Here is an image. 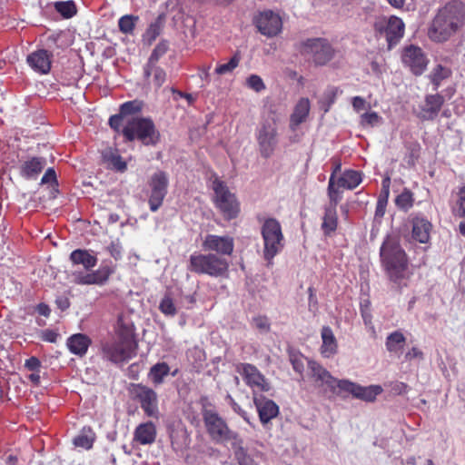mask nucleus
<instances>
[{
	"instance_id": "1",
	"label": "nucleus",
	"mask_w": 465,
	"mask_h": 465,
	"mask_svg": "<svg viewBox=\"0 0 465 465\" xmlns=\"http://www.w3.org/2000/svg\"><path fill=\"white\" fill-rule=\"evenodd\" d=\"M465 25V4L460 0H451L440 8L430 28L429 37L436 43L448 41Z\"/></svg>"
},
{
	"instance_id": "2",
	"label": "nucleus",
	"mask_w": 465,
	"mask_h": 465,
	"mask_svg": "<svg viewBox=\"0 0 465 465\" xmlns=\"http://www.w3.org/2000/svg\"><path fill=\"white\" fill-rule=\"evenodd\" d=\"M380 256L390 280L399 283L405 277L408 260L398 239L388 236L382 242Z\"/></svg>"
},
{
	"instance_id": "3",
	"label": "nucleus",
	"mask_w": 465,
	"mask_h": 465,
	"mask_svg": "<svg viewBox=\"0 0 465 465\" xmlns=\"http://www.w3.org/2000/svg\"><path fill=\"white\" fill-rule=\"evenodd\" d=\"M122 133L127 141L138 140L145 146H154L160 141V133L150 117L128 118Z\"/></svg>"
},
{
	"instance_id": "4",
	"label": "nucleus",
	"mask_w": 465,
	"mask_h": 465,
	"mask_svg": "<svg viewBox=\"0 0 465 465\" xmlns=\"http://www.w3.org/2000/svg\"><path fill=\"white\" fill-rule=\"evenodd\" d=\"M228 267L227 260L217 254L193 252L189 259L188 270L197 274L219 277L228 271Z\"/></svg>"
},
{
	"instance_id": "5",
	"label": "nucleus",
	"mask_w": 465,
	"mask_h": 465,
	"mask_svg": "<svg viewBox=\"0 0 465 465\" xmlns=\"http://www.w3.org/2000/svg\"><path fill=\"white\" fill-rule=\"evenodd\" d=\"M261 233L263 240V257L270 262L284 246L281 223L274 218H268L262 226Z\"/></svg>"
},
{
	"instance_id": "6",
	"label": "nucleus",
	"mask_w": 465,
	"mask_h": 465,
	"mask_svg": "<svg viewBox=\"0 0 465 465\" xmlns=\"http://www.w3.org/2000/svg\"><path fill=\"white\" fill-rule=\"evenodd\" d=\"M203 420L208 435L215 443L231 442L239 435L232 430L226 421L213 410H203Z\"/></svg>"
},
{
	"instance_id": "7",
	"label": "nucleus",
	"mask_w": 465,
	"mask_h": 465,
	"mask_svg": "<svg viewBox=\"0 0 465 465\" xmlns=\"http://www.w3.org/2000/svg\"><path fill=\"white\" fill-rule=\"evenodd\" d=\"M215 206L227 221L235 219L240 213V203L227 185L216 179L213 183Z\"/></svg>"
},
{
	"instance_id": "8",
	"label": "nucleus",
	"mask_w": 465,
	"mask_h": 465,
	"mask_svg": "<svg viewBox=\"0 0 465 465\" xmlns=\"http://www.w3.org/2000/svg\"><path fill=\"white\" fill-rule=\"evenodd\" d=\"M256 140L262 157H271L278 144V131L274 119L264 120L256 131Z\"/></svg>"
},
{
	"instance_id": "9",
	"label": "nucleus",
	"mask_w": 465,
	"mask_h": 465,
	"mask_svg": "<svg viewBox=\"0 0 465 465\" xmlns=\"http://www.w3.org/2000/svg\"><path fill=\"white\" fill-rule=\"evenodd\" d=\"M327 192L330 203L325 207L322 229L325 235H330L337 229L336 206L342 198L341 192L335 187L334 173H331L329 178Z\"/></svg>"
},
{
	"instance_id": "10",
	"label": "nucleus",
	"mask_w": 465,
	"mask_h": 465,
	"mask_svg": "<svg viewBox=\"0 0 465 465\" xmlns=\"http://www.w3.org/2000/svg\"><path fill=\"white\" fill-rule=\"evenodd\" d=\"M130 393L147 417L159 419L158 395L153 389L141 383L132 384Z\"/></svg>"
},
{
	"instance_id": "11",
	"label": "nucleus",
	"mask_w": 465,
	"mask_h": 465,
	"mask_svg": "<svg viewBox=\"0 0 465 465\" xmlns=\"http://www.w3.org/2000/svg\"><path fill=\"white\" fill-rule=\"evenodd\" d=\"M308 369L311 377L316 386L322 389V393L324 396L331 398L338 394L341 380L334 378L329 371L315 361H308Z\"/></svg>"
},
{
	"instance_id": "12",
	"label": "nucleus",
	"mask_w": 465,
	"mask_h": 465,
	"mask_svg": "<svg viewBox=\"0 0 465 465\" xmlns=\"http://www.w3.org/2000/svg\"><path fill=\"white\" fill-rule=\"evenodd\" d=\"M150 194L148 203L152 212H157L167 195L169 175L162 170L154 172L148 180Z\"/></svg>"
},
{
	"instance_id": "13",
	"label": "nucleus",
	"mask_w": 465,
	"mask_h": 465,
	"mask_svg": "<svg viewBox=\"0 0 465 465\" xmlns=\"http://www.w3.org/2000/svg\"><path fill=\"white\" fill-rule=\"evenodd\" d=\"M100 351L104 360L114 364L126 362L134 356L133 346L124 341H104Z\"/></svg>"
},
{
	"instance_id": "14",
	"label": "nucleus",
	"mask_w": 465,
	"mask_h": 465,
	"mask_svg": "<svg viewBox=\"0 0 465 465\" xmlns=\"http://www.w3.org/2000/svg\"><path fill=\"white\" fill-rule=\"evenodd\" d=\"M301 52L312 58L318 65L326 64L333 56L334 50L327 39L310 38L302 42Z\"/></svg>"
},
{
	"instance_id": "15",
	"label": "nucleus",
	"mask_w": 465,
	"mask_h": 465,
	"mask_svg": "<svg viewBox=\"0 0 465 465\" xmlns=\"http://www.w3.org/2000/svg\"><path fill=\"white\" fill-rule=\"evenodd\" d=\"M374 26L376 31L385 35L390 49L396 45L404 35L405 25L401 18L394 15L378 20Z\"/></svg>"
},
{
	"instance_id": "16",
	"label": "nucleus",
	"mask_w": 465,
	"mask_h": 465,
	"mask_svg": "<svg viewBox=\"0 0 465 465\" xmlns=\"http://www.w3.org/2000/svg\"><path fill=\"white\" fill-rule=\"evenodd\" d=\"M245 383L252 390L253 396L269 391L271 385L261 371L252 364L241 363L237 367Z\"/></svg>"
},
{
	"instance_id": "17",
	"label": "nucleus",
	"mask_w": 465,
	"mask_h": 465,
	"mask_svg": "<svg viewBox=\"0 0 465 465\" xmlns=\"http://www.w3.org/2000/svg\"><path fill=\"white\" fill-rule=\"evenodd\" d=\"M257 30L267 37H273L281 33L282 21L281 16L272 10L259 12L253 18Z\"/></svg>"
},
{
	"instance_id": "18",
	"label": "nucleus",
	"mask_w": 465,
	"mask_h": 465,
	"mask_svg": "<svg viewBox=\"0 0 465 465\" xmlns=\"http://www.w3.org/2000/svg\"><path fill=\"white\" fill-rule=\"evenodd\" d=\"M340 391L351 393L354 398L372 402L377 396L382 393L383 389L381 385L361 386L349 380H341L339 384Z\"/></svg>"
},
{
	"instance_id": "19",
	"label": "nucleus",
	"mask_w": 465,
	"mask_h": 465,
	"mask_svg": "<svg viewBox=\"0 0 465 465\" xmlns=\"http://www.w3.org/2000/svg\"><path fill=\"white\" fill-rule=\"evenodd\" d=\"M202 246L204 251L214 252L218 256H229L233 252L234 240L229 235L206 234Z\"/></svg>"
},
{
	"instance_id": "20",
	"label": "nucleus",
	"mask_w": 465,
	"mask_h": 465,
	"mask_svg": "<svg viewBox=\"0 0 465 465\" xmlns=\"http://www.w3.org/2000/svg\"><path fill=\"white\" fill-rule=\"evenodd\" d=\"M401 59L404 65L416 75H420L428 64V59L421 48L414 45L407 46L403 50Z\"/></svg>"
},
{
	"instance_id": "21",
	"label": "nucleus",
	"mask_w": 465,
	"mask_h": 465,
	"mask_svg": "<svg viewBox=\"0 0 465 465\" xmlns=\"http://www.w3.org/2000/svg\"><path fill=\"white\" fill-rule=\"evenodd\" d=\"M114 270L108 265H102L90 273L82 272H74V282L81 285H103L109 279Z\"/></svg>"
},
{
	"instance_id": "22",
	"label": "nucleus",
	"mask_w": 465,
	"mask_h": 465,
	"mask_svg": "<svg viewBox=\"0 0 465 465\" xmlns=\"http://www.w3.org/2000/svg\"><path fill=\"white\" fill-rule=\"evenodd\" d=\"M253 403L257 409L261 422L265 425L279 414V406L262 394L253 396Z\"/></svg>"
},
{
	"instance_id": "23",
	"label": "nucleus",
	"mask_w": 465,
	"mask_h": 465,
	"mask_svg": "<svg viewBox=\"0 0 465 465\" xmlns=\"http://www.w3.org/2000/svg\"><path fill=\"white\" fill-rule=\"evenodd\" d=\"M443 103L444 98L439 94L426 95L424 104L420 105V112L418 117L422 121L434 120L438 116Z\"/></svg>"
},
{
	"instance_id": "24",
	"label": "nucleus",
	"mask_w": 465,
	"mask_h": 465,
	"mask_svg": "<svg viewBox=\"0 0 465 465\" xmlns=\"http://www.w3.org/2000/svg\"><path fill=\"white\" fill-rule=\"evenodd\" d=\"M51 57L47 50L38 49L27 56L26 62L35 72L46 74L51 70Z\"/></svg>"
},
{
	"instance_id": "25",
	"label": "nucleus",
	"mask_w": 465,
	"mask_h": 465,
	"mask_svg": "<svg viewBox=\"0 0 465 465\" xmlns=\"http://www.w3.org/2000/svg\"><path fill=\"white\" fill-rule=\"evenodd\" d=\"M431 228L430 222L424 216H415L412 219V238L420 243H427L430 240Z\"/></svg>"
},
{
	"instance_id": "26",
	"label": "nucleus",
	"mask_w": 465,
	"mask_h": 465,
	"mask_svg": "<svg viewBox=\"0 0 465 465\" xmlns=\"http://www.w3.org/2000/svg\"><path fill=\"white\" fill-rule=\"evenodd\" d=\"M338 168L339 166L336 167L332 173H334L335 187L338 188L339 191L340 188L353 190L361 183L362 174L361 172L355 170L344 171L341 176L336 180V171Z\"/></svg>"
},
{
	"instance_id": "27",
	"label": "nucleus",
	"mask_w": 465,
	"mask_h": 465,
	"mask_svg": "<svg viewBox=\"0 0 465 465\" xmlns=\"http://www.w3.org/2000/svg\"><path fill=\"white\" fill-rule=\"evenodd\" d=\"M156 427L152 421L139 424L134 432V440L142 445H151L155 441Z\"/></svg>"
},
{
	"instance_id": "28",
	"label": "nucleus",
	"mask_w": 465,
	"mask_h": 465,
	"mask_svg": "<svg viewBox=\"0 0 465 465\" xmlns=\"http://www.w3.org/2000/svg\"><path fill=\"white\" fill-rule=\"evenodd\" d=\"M91 343V339L83 333L73 334L66 341V346L70 352L79 357L86 354Z\"/></svg>"
},
{
	"instance_id": "29",
	"label": "nucleus",
	"mask_w": 465,
	"mask_h": 465,
	"mask_svg": "<svg viewBox=\"0 0 465 465\" xmlns=\"http://www.w3.org/2000/svg\"><path fill=\"white\" fill-rule=\"evenodd\" d=\"M322 343L321 353L324 358H331L338 351V342L330 326H323L321 331Z\"/></svg>"
},
{
	"instance_id": "30",
	"label": "nucleus",
	"mask_w": 465,
	"mask_h": 465,
	"mask_svg": "<svg viewBox=\"0 0 465 465\" xmlns=\"http://www.w3.org/2000/svg\"><path fill=\"white\" fill-rule=\"evenodd\" d=\"M233 457L238 465H256L252 455L243 446V440L238 435L231 442Z\"/></svg>"
},
{
	"instance_id": "31",
	"label": "nucleus",
	"mask_w": 465,
	"mask_h": 465,
	"mask_svg": "<svg viewBox=\"0 0 465 465\" xmlns=\"http://www.w3.org/2000/svg\"><path fill=\"white\" fill-rule=\"evenodd\" d=\"M70 260L74 265H83L86 271L93 269L97 264L96 256L89 250L76 249L73 251Z\"/></svg>"
},
{
	"instance_id": "32",
	"label": "nucleus",
	"mask_w": 465,
	"mask_h": 465,
	"mask_svg": "<svg viewBox=\"0 0 465 465\" xmlns=\"http://www.w3.org/2000/svg\"><path fill=\"white\" fill-rule=\"evenodd\" d=\"M310 112V101L308 98H301L296 104L293 113L290 119V127L292 130L296 128L303 123Z\"/></svg>"
},
{
	"instance_id": "33",
	"label": "nucleus",
	"mask_w": 465,
	"mask_h": 465,
	"mask_svg": "<svg viewBox=\"0 0 465 465\" xmlns=\"http://www.w3.org/2000/svg\"><path fill=\"white\" fill-rule=\"evenodd\" d=\"M45 163L42 157H32L23 163L21 173L27 179H35L43 171Z\"/></svg>"
},
{
	"instance_id": "34",
	"label": "nucleus",
	"mask_w": 465,
	"mask_h": 465,
	"mask_svg": "<svg viewBox=\"0 0 465 465\" xmlns=\"http://www.w3.org/2000/svg\"><path fill=\"white\" fill-rule=\"evenodd\" d=\"M64 35L62 32H54L46 36L45 45V50L53 56L54 53L58 54L59 50L67 47V43L64 40Z\"/></svg>"
},
{
	"instance_id": "35",
	"label": "nucleus",
	"mask_w": 465,
	"mask_h": 465,
	"mask_svg": "<svg viewBox=\"0 0 465 465\" xmlns=\"http://www.w3.org/2000/svg\"><path fill=\"white\" fill-rule=\"evenodd\" d=\"M95 440V433L90 427H84L80 433L74 437L73 442L75 447L90 450Z\"/></svg>"
},
{
	"instance_id": "36",
	"label": "nucleus",
	"mask_w": 465,
	"mask_h": 465,
	"mask_svg": "<svg viewBox=\"0 0 465 465\" xmlns=\"http://www.w3.org/2000/svg\"><path fill=\"white\" fill-rule=\"evenodd\" d=\"M406 341V338L400 331L390 333L385 341L386 349L391 353H398L401 351Z\"/></svg>"
},
{
	"instance_id": "37",
	"label": "nucleus",
	"mask_w": 465,
	"mask_h": 465,
	"mask_svg": "<svg viewBox=\"0 0 465 465\" xmlns=\"http://www.w3.org/2000/svg\"><path fill=\"white\" fill-rule=\"evenodd\" d=\"M451 75V70L441 64H437L432 68L429 77L431 84H433V90L437 91L440 86L443 80L449 78Z\"/></svg>"
},
{
	"instance_id": "38",
	"label": "nucleus",
	"mask_w": 465,
	"mask_h": 465,
	"mask_svg": "<svg viewBox=\"0 0 465 465\" xmlns=\"http://www.w3.org/2000/svg\"><path fill=\"white\" fill-rule=\"evenodd\" d=\"M169 365L163 361L152 366L148 376L155 385H159L163 382L164 378L169 374Z\"/></svg>"
},
{
	"instance_id": "39",
	"label": "nucleus",
	"mask_w": 465,
	"mask_h": 465,
	"mask_svg": "<svg viewBox=\"0 0 465 465\" xmlns=\"http://www.w3.org/2000/svg\"><path fill=\"white\" fill-rule=\"evenodd\" d=\"M143 74L146 78L153 76V82L157 88H160L166 80V72L158 65H144Z\"/></svg>"
},
{
	"instance_id": "40",
	"label": "nucleus",
	"mask_w": 465,
	"mask_h": 465,
	"mask_svg": "<svg viewBox=\"0 0 465 465\" xmlns=\"http://www.w3.org/2000/svg\"><path fill=\"white\" fill-rule=\"evenodd\" d=\"M103 157L104 160L111 165L112 169L117 172L123 173L127 168L125 161L117 152L112 150L106 151L104 153Z\"/></svg>"
},
{
	"instance_id": "41",
	"label": "nucleus",
	"mask_w": 465,
	"mask_h": 465,
	"mask_svg": "<svg viewBox=\"0 0 465 465\" xmlns=\"http://www.w3.org/2000/svg\"><path fill=\"white\" fill-rule=\"evenodd\" d=\"M143 107V103L140 100H132L124 103L120 106V113L124 117H133L134 114H136L142 111Z\"/></svg>"
},
{
	"instance_id": "42",
	"label": "nucleus",
	"mask_w": 465,
	"mask_h": 465,
	"mask_svg": "<svg viewBox=\"0 0 465 465\" xmlns=\"http://www.w3.org/2000/svg\"><path fill=\"white\" fill-rule=\"evenodd\" d=\"M159 310L163 315L167 317H173L176 315L177 308L175 306L173 299L171 297L170 294L166 293L162 298L159 303Z\"/></svg>"
},
{
	"instance_id": "43",
	"label": "nucleus",
	"mask_w": 465,
	"mask_h": 465,
	"mask_svg": "<svg viewBox=\"0 0 465 465\" xmlns=\"http://www.w3.org/2000/svg\"><path fill=\"white\" fill-rule=\"evenodd\" d=\"M382 123V117L376 112H367L362 114L360 117V124L363 128L378 126Z\"/></svg>"
},
{
	"instance_id": "44",
	"label": "nucleus",
	"mask_w": 465,
	"mask_h": 465,
	"mask_svg": "<svg viewBox=\"0 0 465 465\" xmlns=\"http://www.w3.org/2000/svg\"><path fill=\"white\" fill-rule=\"evenodd\" d=\"M169 44L167 41L163 40L157 44L153 52L151 53L149 59L145 65H157L159 59L168 51Z\"/></svg>"
},
{
	"instance_id": "45",
	"label": "nucleus",
	"mask_w": 465,
	"mask_h": 465,
	"mask_svg": "<svg viewBox=\"0 0 465 465\" xmlns=\"http://www.w3.org/2000/svg\"><path fill=\"white\" fill-rule=\"evenodd\" d=\"M241 55L236 52L228 63L218 64L215 68V74L223 75L232 73L240 64Z\"/></svg>"
},
{
	"instance_id": "46",
	"label": "nucleus",
	"mask_w": 465,
	"mask_h": 465,
	"mask_svg": "<svg viewBox=\"0 0 465 465\" xmlns=\"http://www.w3.org/2000/svg\"><path fill=\"white\" fill-rule=\"evenodd\" d=\"M55 10L64 18H71L76 14V6L74 1L54 3Z\"/></svg>"
},
{
	"instance_id": "47",
	"label": "nucleus",
	"mask_w": 465,
	"mask_h": 465,
	"mask_svg": "<svg viewBox=\"0 0 465 465\" xmlns=\"http://www.w3.org/2000/svg\"><path fill=\"white\" fill-rule=\"evenodd\" d=\"M138 20L137 16L132 15H125L118 21L119 30L123 34H132L135 27V22Z\"/></svg>"
},
{
	"instance_id": "48",
	"label": "nucleus",
	"mask_w": 465,
	"mask_h": 465,
	"mask_svg": "<svg viewBox=\"0 0 465 465\" xmlns=\"http://www.w3.org/2000/svg\"><path fill=\"white\" fill-rule=\"evenodd\" d=\"M161 34V25L158 22L152 23L143 35V42L150 45Z\"/></svg>"
},
{
	"instance_id": "49",
	"label": "nucleus",
	"mask_w": 465,
	"mask_h": 465,
	"mask_svg": "<svg viewBox=\"0 0 465 465\" xmlns=\"http://www.w3.org/2000/svg\"><path fill=\"white\" fill-rule=\"evenodd\" d=\"M395 202L399 208L402 210H408L412 206V193L410 191L405 190L400 195L397 196Z\"/></svg>"
},
{
	"instance_id": "50",
	"label": "nucleus",
	"mask_w": 465,
	"mask_h": 465,
	"mask_svg": "<svg viewBox=\"0 0 465 465\" xmlns=\"http://www.w3.org/2000/svg\"><path fill=\"white\" fill-rule=\"evenodd\" d=\"M246 85L257 92V93H260L263 90H265L266 86L263 83V80L257 74H251L247 79H246Z\"/></svg>"
},
{
	"instance_id": "51",
	"label": "nucleus",
	"mask_w": 465,
	"mask_h": 465,
	"mask_svg": "<svg viewBox=\"0 0 465 465\" xmlns=\"http://www.w3.org/2000/svg\"><path fill=\"white\" fill-rule=\"evenodd\" d=\"M304 361H305V358L302 354L296 353V352L290 353L291 364H292L294 371H296L297 373H299L301 375L304 371Z\"/></svg>"
},
{
	"instance_id": "52",
	"label": "nucleus",
	"mask_w": 465,
	"mask_h": 465,
	"mask_svg": "<svg viewBox=\"0 0 465 465\" xmlns=\"http://www.w3.org/2000/svg\"><path fill=\"white\" fill-rule=\"evenodd\" d=\"M252 325L262 333H266L270 331V322L265 316H255L252 321Z\"/></svg>"
},
{
	"instance_id": "53",
	"label": "nucleus",
	"mask_w": 465,
	"mask_h": 465,
	"mask_svg": "<svg viewBox=\"0 0 465 465\" xmlns=\"http://www.w3.org/2000/svg\"><path fill=\"white\" fill-rule=\"evenodd\" d=\"M226 401L232 407L234 412L239 414L247 423L251 424L248 413L241 408V406L234 401V399L227 394Z\"/></svg>"
},
{
	"instance_id": "54",
	"label": "nucleus",
	"mask_w": 465,
	"mask_h": 465,
	"mask_svg": "<svg viewBox=\"0 0 465 465\" xmlns=\"http://www.w3.org/2000/svg\"><path fill=\"white\" fill-rule=\"evenodd\" d=\"M458 204L459 207L456 211V215L465 217V185L459 191Z\"/></svg>"
},
{
	"instance_id": "55",
	"label": "nucleus",
	"mask_w": 465,
	"mask_h": 465,
	"mask_svg": "<svg viewBox=\"0 0 465 465\" xmlns=\"http://www.w3.org/2000/svg\"><path fill=\"white\" fill-rule=\"evenodd\" d=\"M409 386L401 381H392L391 383V392L395 395H402L407 393Z\"/></svg>"
},
{
	"instance_id": "56",
	"label": "nucleus",
	"mask_w": 465,
	"mask_h": 465,
	"mask_svg": "<svg viewBox=\"0 0 465 465\" xmlns=\"http://www.w3.org/2000/svg\"><path fill=\"white\" fill-rule=\"evenodd\" d=\"M41 338L45 341L54 343L57 341L58 333L52 330H44L41 331Z\"/></svg>"
},
{
	"instance_id": "57",
	"label": "nucleus",
	"mask_w": 465,
	"mask_h": 465,
	"mask_svg": "<svg viewBox=\"0 0 465 465\" xmlns=\"http://www.w3.org/2000/svg\"><path fill=\"white\" fill-rule=\"evenodd\" d=\"M124 118V117L121 114V113H119V114L112 115L109 118V125L111 126V128L118 131L122 126Z\"/></svg>"
},
{
	"instance_id": "58",
	"label": "nucleus",
	"mask_w": 465,
	"mask_h": 465,
	"mask_svg": "<svg viewBox=\"0 0 465 465\" xmlns=\"http://www.w3.org/2000/svg\"><path fill=\"white\" fill-rule=\"evenodd\" d=\"M25 366L29 371H38L41 367V362L36 357H31L25 361Z\"/></svg>"
},
{
	"instance_id": "59",
	"label": "nucleus",
	"mask_w": 465,
	"mask_h": 465,
	"mask_svg": "<svg viewBox=\"0 0 465 465\" xmlns=\"http://www.w3.org/2000/svg\"><path fill=\"white\" fill-rule=\"evenodd\" d=\"M405 359L406 361H411L413 359L422 360L423 352L418 348L412 347L409 351L406 352Z\"/></svg>"
},
{
	"instance_id": "60",
	"label": "nucleus",
	"mask_w": 465,
	"mask_h": 465,
	"mask_svg": "<svg viewBox=\"0 0 465 465\" xmlns=\"http://www.w3.org/2000/svg\"><path fill=\"white\" fill-rule=\"evenodd\" d=\"M56 182V174L53 168H48L41 179V183Z\"/></svg>"
},
{
	"instance_id": "61",
	"label": "nucleus",
	"mask_w": 465,
	"mask_h": 465,
	"mask_svg": "<svg viewBox=\"0 0 465 465\" xmlns=\"http://www.w3.org/2000/svg\"><path fill=\"white\" fill-rule=\"evenodd\" d=\"M351 104L356 112H360L365 108L366 101L361 96H354L352 98Z\"/></svg>"
},
{
	"instance_id": "62",
	"label": "nucleus",
	"mask_w": 465,
	"mask_h": 465,
	"mask_svg": "<svg viewBox=\"0 0 465 465\" xmlns=\"http://www.w3.org/2000/svg\"><path fill=\"white\" fill-rule=\"evenodd\" d=\"M55 303L61 311H65L70 306L69 299L65 296L57 297L55 300Z\"/></svg>"
},
{
	"instance_id": "63",
	"label": "nucleus",
	"mask_w": 465,
	"mask_h": 465,
	"mask_svg": "<svg viewBox=\"0 0 465 465\" xmlns=\"http://www.w3.org/2000/svg\"><path fill=\"white\" fill-rule=\"evenodd\" d=\"M337 95V89L334 87L329 88L326 90L324 96L328 100V106L332 104L335 101Z\"/></svg>"
},
{
	"instance_id": "64",
	"label": "nucleus",
	"mask_w": 465,
	"mask_h": 465,
	"mask_svg": "<svg viewBox=\"0 0 465 465\" xmlns=\"http://www.w3.org/2000/svg\"><path fill=\"white\" fill-rule=\"evenodd\" d=\"M36 312L45 317H48L50 315L51 310L49 306L45 303H40L36 307Z\"/></svg>"
}]
</instances>
